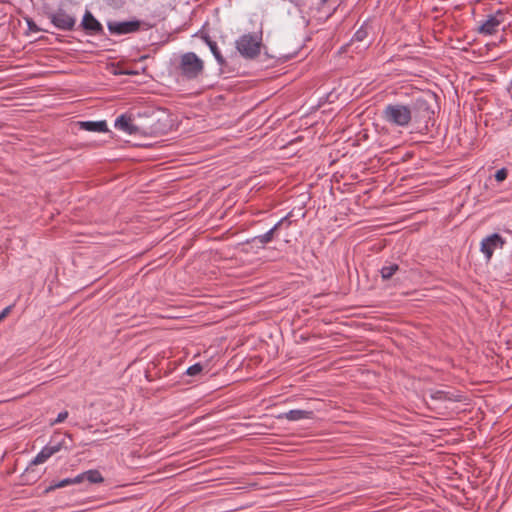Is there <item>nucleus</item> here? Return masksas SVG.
Returning a JSON list of instances; mask_svg holds the SVG:
<instances>
[{"instance_id":"1","label":"nucleus","mask_w":512,"mask_h":512,"mask_svg":"<svg viewBox=\"0 0 512 512\" xmlns=\"http://www.w3.org/2000/svg\"><path fill=\"white\" fill-rule=\"evenodd\" d=\"M382 118L393 126L407 127L412 121L409 105L402 103L388 104L382 111Z\"/></svg>"},{"instance_id":"2","label":"nucleus","mask_w":512,"mask_h":512,"mask_svg":"<svg viewBox=\"0 0 512 512\" xmlns=\"http://www.w3.org/2000/svg\"><path fill=\"white\" fill-rule=\"evenodd\" d=\"M203 68V61L193 52L185 53L180 58V73L186 79H196Z\"/></svg>"},{"instance_id":"3","label":"nucleus","mask_w":512,"mask_h":512,"mask_svg":"<svg viewBox=\"0 0 512 512\" xmlns=\"http://www.w3.org/2000/svg\"><path fill=\"white\" fill-rule=\"evenodd\" d=\"M261 41L257 34H244L236 41V48L243 57L253 59L260 53Z\"/></svg>"},{"instance_id":"4","label":"nucleus","mask_w":512,"mask_h":512,"mask_svg":"<svg viewBox=\"0 0 512 512\" xmlns=\"http://www.w3.org/2000/svg\"><path fill=\"white\" fill-rule=\"evenodd\" d=\"M412 120L417 123L427 122L434 115L429 102L424 97H417L413 99L409 104Z\"/></svg>"},{"instance_id":"5","label":"nucleus","mask_w":512,"mask_h":512,"mask_svg":"<svg viewBox=\"0 0 512 512\" xmlns=\"http://www.w3.org/2000/svg\"><path fill=\"white\" fill-rule=\"evenodd\" d=\"M506 243L505 239L498 233H493L481 240L480 251L483 253L486 261H490L493 253L502 249Z\"/></svg>"},{"instance_id":"6","label":"nucleus","mask_w":512,"mask_h":512,"mask_svg":"<svg viewBox=\"0 0 512 512\" xmlns=\"http://www.w3.org/2000/svg\"><path fill=\"white\" fill-rule=\"evenodd\" d=\"M504 20L505 16L503 11L498 10L495 14L487 16V19L479 26L478 32L483 35H493L498 31L499 26Z\"/></svg>"},{"instance_id":"7","label":"nucleus","mask_w":512,"mask_h":512,"mask_svg":"<svg viewBox=\"0 0 512 512\" xmlns=\"http://www.w3.org/2000/svg\"><path fill=\"white\" fill-rule=\"evenodd\" d=\"M108 30L114 35H125L136 32L140 27V21H109L107 24Z\"/></svg>"},{"instance_id":"8","label":"nucleus","mask_w":512,"mask_h":512,"mask_svg":"<svg viewBox=\"0 0 512 512\" xmlns=\"http://www.w3.org/2000/svg\"><path fill=\"white\" fill-rule=\"evenodd\" d=\"M51 22L58 28L64 31L73 29L76 19L66 13L64 10H58L50 16Z\"/></svg>"},{"instance_id":"9","label":"nucleus","mask_w":512,"mask_h":512,"mask_svg":"<svg viewBox=\"0 0 512 512\" xmlns=\"http://www.w3.org/2000/svg\"><path fill=\"white\" fill-rule=\"evenodd\" d=\"M114 127L127 135H135L139 132V128L134 125L132 117L127 114L118 116L114 122Z\"/></svg>"},{"instance_id":"10","label":"nucleus","mask_w":512,"mask_h":512,"mask_svg":"<svg viewBox=\"0 0 512 512\" xmlns=\"http://www.w3.org/2000/svg\"><path fill=\"white\" fill-rule=\"evenodd\" d=\"M81 26L89 34H101L103 33V26L101 23L92 15L90 11H86Z\"/></svg>"},{"instance_id":"11","label":"nucleus","mask_w":512,"mask_h":512,"mask_svg":"<svg viewBox=\"0 0 512 512\" xmlns=\"http://www.w3.org/2000/svg\"><path fill=\"white\" fill-rule=\"evenodd\" d=\"M430 398L432 401L439 402H459L462 396L450 391L432 390L430 391Z\"/></svg>"},{"instance_id":"12","label":"nucleus","mask_w":512,"mask_h":512,"mask_svg":"<svg viewBox=\"0 0 512 512\" xmlns=\"http://www.w3.org/2000/svg\"><path fill=\"white\" fill-rule=\"evenodd\" d=\"M80 128L90 132L108 131L106 121H82L79 122Z\"/></svg>"},{"instance_id":"13","label":"nucleus","mask_w":512,"mask_h":512,"mask_svg":"<svg viewBox=\"0 0 512 512\" xmlns=\"http://www.w3.org/2000/svg\"><path fill=\"white\" fill-rule=\"evenodd\" d=\"M284 417L289 421H300L303 419H311L313 412L310 410L294 409L286 412Z\"/></svg>"},{"instance_id":"14","label":"nucleus","mask_w":512,"mask_h":512,"mask_svg":"<svg viewBox=\"0 0 512 512\" xmlns=\"http://www.w3.org/2000/svg\"><path fill=\"white\" fill-rule=\"evenodd\" d=\"M274 234H275V232H273L271 229H269L264 234H261V235H258V236H255L254 238H252L251 242L265 245L273 240Z\"/></svg>"},{"instance_id":"15","label":"nucleus","mask_w":512,"mask_h":512,"mask_svg":"<svg viewBox=\"0 0 512 512\" xmlns=\"http://www.w3.org/2000/svg\"><path fill=\"white\" fill-rule=\"evenodd\" d=\"M398 269H399V266L397 264H394V263H391V264H388V265H384L381 268V270H380L381 277L384 280H388V279H390L396 273V271Z\"/></svg>"},{"instance_id":"16","label":"nucleus","mask_w":512,"mask_h":512,"mask_svg":"<svg viewBox=\"0 0 512 512\" xmlns=\"http://www.w3.org/2000/svg\"><path fill=\"white\" fill-rule=\"evenodd\" d=\"M51 456H52V454L50 453V451L46 448V446H44L41 449V451L33 458L31 463L33 465L42 464V463L46 462Z\"/></svg>"},{"instance_id":"17","label":"nucleus","mask_w":512,"mask_h":512,"mask_svg":"<svg viewBox=\"0 0 512 512\" xmlns=\"http://www.w3.org/2000/svg\"><path fill=\"white\" fill-rule=\"evenodd\" d=\"M85 478L91 484H98L104 481L101 473L98 470L85 471Z\"/></svg>"},{"instance_id":"18","label":"nucleus","mask_w":512,"mask_h":512,"mask_svg":"<svg viewBox=\"0 0 512 512\" xmlns=\"http://www.w3.org/2000/svg\"><path fill=\"white\" fill-rule=\"evenodd\" d=\"M205 42L207 43V45L209 46L212 54L214 55L215 59L217 60V62L219 64H222L224 63V59L218 49V46L216 44V42L210 40L208 37H205Z\"/></svg>"},{"instance_id":"19","label":"nucleus","mask_w":512,"mask_h":512,"mask_svg":"<svg viewBox=\"0 0 512 512\" xmlns=\"http://www.w3.org/2000/svg\"><path fill=\"white\" fill-rule=\"evenodd\" d=\"M45 446L50 451L52 456L58 453L62 448H66L64 439L56 441L54 438Z\"/></svg>"},{"instance_id":"20","label":"nucleus","mask_w":512,"mask_h":512,"mask_svg":"<svg viewBox=\"0 0 512 512\" xmlns=\"http://www.w3.org/2000/svg\"><path fill=\"white\" fill-rule=\"evenodd\" d=\"M368 32L365 25H362L353 35L352 41L362 42L367 38Z\"/></svg>"},{"instance_id":"21","label":"nucleus","mask_w":512,"mask_h":512,"mask_svg":"<svg viewBox=\"0 0 512 512\" xmlns=\"http://www.w3.org/2000/svg\"><path fill=\"white\" fill-rule=\"evenodd\" d=\"M72 484H73L72 478H65V479H62V480L52 484L50 486V489L63 488V487H66V486L72 485Z\"/></svg>"},{"instance_id":"22","label":"nucleus","mask_w":512,"mask_h":512,"mask_svg":"<svg viewBox=\"0 0 512 512\" xmlns=\"http://www.w3.org/2000/svg\"><path fill=\"white\" fill-rule=\"evenodd\" d=\"M286 225L287 227L290 225V220L288 218V216H285L283 218H281L272 228L271 230L273 232H276L278 231L279 229L282 228V226Z\"/></svg>"},{"instance_id":"23","label":"nucleus","mask_w":512,"mask_h":512,"mask_svg":"<svg viewBox=\"0 0 512 512\" xmlns=\"http://www.w3.org/2000/svg\"><path fill=\"white\" fill-rule=\"evenodd\" d=\"M202 371V366L199 363H196L187 368L186 374L189 376H196Z\"/></svg>"},{"instance_id":"24","label":"nucleus","mask_w":512,"mask_h":512,"mask_svg":"<svg viewBox=\"0 0 512 512\" xmlns=\"http://www.w3.org/2000/svg\"><path fill=\"white\" fill-rule=\"evenodd\" d=\"M507 177V171L506 169L502 168L500 170H498L495 174V179L498 181V182H501V181H504Z\"/></svg>"},{"instance_id":"25","label":"nucleus","mask_w":512,"mask_h":512,"mask_svg":"<svg viewBox=\"0 0 512 512\" xmlns=\"http://www.w3.org/2000/svg\"><path fill=\"white\" fill-rule=\"evenodd\" d=\"M67 417H68V412L62 411L57 415L56 419L51 424L53 425V424L62 423L64 420L67 419Z\"/></svg>"},{"instance_id":"26","label":"nucleus","mask_w":512,"mask_h":512,"mask_svg":"<svg viewBox=\"0 0 512 512\" xmlns=\"http://www.w3.org/2000/svg\"><path fill=\"white\" fill-rule=\"evenodd\" d=\"M73 484H80L86 481L85 472L78 474L77 476L72 478Z\"/></svg>"},{"instance_id":"27","label":"nucleus","mask_w":512,"mask_h":512,"mask_svg":"<svg viewBox=\"0 0 512 512\" xmlns=\"http://www.w3.org/2000/svg\"><path fill=\"white\" fill-rule=\"evenodd\" d=\"M12 306H7L0 312V322L8 316V314L11 312Z\"/></svg>"}]
</instances>
